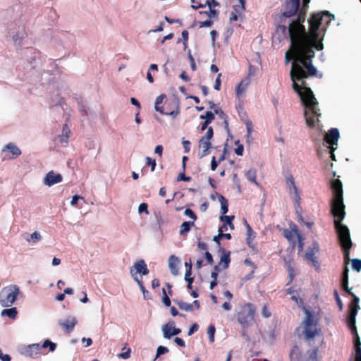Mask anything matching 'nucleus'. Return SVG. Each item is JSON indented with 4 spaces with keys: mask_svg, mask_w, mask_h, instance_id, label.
I'll return each mask as SVG.
<instances>
[{
    "mask_svg": "<svg viewBox=\"0 0 361 361\" xmlns=\"http://www.w3.org/2000/svg\"><path fill=\"white\" fill-rule=\"evenodd\" d=\"M245 176H246V178L255 183L256 185H258V183L257 182V180H256V171L255 170H253V169H250L249 171H247L245 173Z\"/></svg>",
    "mask_w": 361,
    "mask_h": 361,
    "instance_id": "obj_32",
    "label": "nucleus"
},
{
    "mask_svg": "<svg viewBox=\"0 0 361 361\" xmlns=\"http://www.w3.org/2000/svg\"><path fill=\"white\" fill-rule=\"evenodd\" d=\"M310 2V0H302V6L303 8L307 7L308 4ZM291 6V10L287 11L285 14L286 15H292L297 10L298 7V0H290L287 4V8Z\"/></svg>",
    "mask_w": 361,
    "mask_h": 361,
    "instance_id": "obj_17",
    "label": "nucleus"
},
{
    "mask_svg": "<svg viewBox=\"0 0 361 361\" xmlns=\"http://www.w3.org/2000/svg\"><path fill=\"white\" fill-rule=\"evenodd\" d=\"M205 258L208 264H211L213 262V257L210 252H205Z\"/></svg>",
    "mask_w": 361,
    "mask_h": 361,
    "instance_id": "obj_64",
    "label": "nucleus"
},
{
    "mask_svg": "<svg viewBox=\"0 0 361 361\" xmlns=\"http://www.w3.org/2000/svg\"><path fill=\"white\" fill-rule=\"evenodd\" d=\"M200 118L204 119L205 121L211 123L214 119V114L208 111L204 115H201Z\"/></svg>",
    "mask_w": 361,
    "mask_h": 361,
    "instance_id": "obj_35",
    "label": "nucleus"
},
{
    "mask_svg": "<svg viewBox=\"0 0 361 361\" xmlns=\"http://www.w3.org/2000/svg\"><path fill=\"white\" fill-rule=\"evenodd\" d=\"M221 74L219 73L218 75L217 78L215 80V84L214 85V88L216 90H220V87H221V79H220V77H221Z\"/></svg>",
    "mask_w": 361,
    "mask_h": 361,
    "instance_id": "obj_56",
    "label": "nucleus"
},
{
    "mask_svg": "<svg viewBox=\"0 0 361 361\" xmlns=\"http://www.w3.org/2000/svg\"><path fill=\"white\" fill-rule=\"evenodd\" d=\"M0 360L1 361H11V357L8 354H4L0 348Z\"/></svg>",
    "mask_w": 361,
    "mask_h": 361,
    "instance_id": "obj_47",
    "label": "nucleus"
},
{
    "mask_svg": "<svg viewBox=\"0 0 361 361\" xmlns=\"http://www.w3.org/2000/svg\"><path fill=\"white\" fill-rule=\"evenodd\" d=\"M205 6H207L209 8V10L208 11H200V14H205L209 18H212V16H216L217 15V11L215 9H213L212 6V4L210 2V0H207L205 4Z\"/></svg>",
    "mask_w": 361,
    "mask_h": 361,
    "instance_id": "obj_29",
    "label": "nucleus"
},
{
    "mask_svg": "<svg viewBox=\"0 0 361 361\" xmlns=\"http://www.w3.org/2000/svg\"><path fill=\"white\" fill-rule=\"evenodd\" d=\"M130 269H133V272L135 274H140L145 276L149 274V269L143 259H140L136 262Z\"/></svg>",
    "mask_w": 361,
    "mask_h": 361,
    "instance_id": "obj_14",
    "label": "nucleus"
},
{
    "mask_svg": "<svg viewBox=\"0 0 361 361\" xmlns=\"http://www.w3.org/2000/svg\"><path fill=\"white\" fill-rule=\"evenodd\" d=\"M163 114L164 115L171 116L173 118L176 117L179 114V110H178V104L176 105V110H173V111H171L170 112H165V114Z\"/></svg>",
    "mask_w": 361,
    "mask_h": 361,
    "instance_id": "obj_57",
    "label": "nucleus"
},
{
    "mask_svg": "<svg viewBox=\"0 0 361 361\" xmlns=\"http://www.w3.org/2000/svg\"><path fill=\"white\" fill-rule=\"evenodd\" d=\"M306 317L304 321V326L314 325V317L313 314L308 310H305Z\"/></svg>",
    "mask_w": 361,
    "mask_h": 361,
    "instance_id": "obj_30",
    "label": "nucleus"
},
{
    "mask_svg": "<svg viewBox=\"0 0 361 361\" xmlns=\"http://www.w3.org/2000/svg\"><path fill=\"white\" fill-rule=\"evenodd\" d=\"M180 263V259L175 255H171L169 258V267L171 273L176 276L178 274V265Z\"/></svg>",
    "mask_w": 361,
    "mask_h": 361,
    "instance_id": "obj_16",
    "label": "nucleus"
},
{
    "mask_svg": "<svg viewBox=\"0 0 361 361\" xmlns=\"http://www.w3.org/2000/svg\"><path fill=\"white\" fill-rule=\"evenodd\" d=\"M130 352H131L130 348H128L126 352L118 354V357L119 358L124 359V360L128 359L130 356Z\"/></svg>",
    "mask_w": 361,
    "mask_h": 361,
    "instance_id": "obj_46",
    "label": "nucleus"
},
{
    "mask_svg": "<svg viewBox=\"0 0 361 361\" xmlns=\"http://www.w3.org/2000/svg\"><path fill=\"white\" fill-rule=\"evenodd\" d=\"M20 294V288L16 284L4 287L0 290V305L4 307H11Z\"/></svg>",
    "mask_w": 361,
    "mask_h": 361,
    "instance_id": "obj_4",
    "label": "nucleus"
},
{
    "mask_svg": "<svg viewBox=\"0 0 361 361\" xmlns=\"http://www.w3.org/2000/svg\"><path fill=\"white\" fill-rule=\"evenodd\" d=\"M350 295L353 297V301L351 302L349 314L346 319L347 324L350 329L352 333L356 332L357 328L355 326L356 315L358 310H360L359 306V298L355 295L353 293H350Z\"/></svg>",
    "mask_w": 361,
    "mask_h": 361,
    "instance_id": "obj_6",
    "label": "nucleus"
},
{
    "mask_svg": "<svg viewBox=\"0 0 361 361\" xmlns=\"http://www.w3.org/2000/svg\"><path fill=\"white\" fill-rule=\"evenodd\" d=\"M63 180L62 176L59 173H55L53 171H51L47 173L44 178V183L51 187L55 184L61 183Z\"/></svg>",
    "mask_w": 361,
    "mask_h": 361,
    "instance_id": "obj_12",
    "label": "nucleus"
},
{
    "mask_svg": "<svg viewBox=\"0 0 361 361\" xmlns=\"http://www.w3.org/2000/svg\"><path fill=\"white\" fill-rule=\"evenodd\" d=\"M41 345V348H49L50 352H54L56 348V343L51 341L49 339H46Z\"/></svg>",
    "mask_w": 361,
    "mask_h": 361,
    "instance_id": "obj_33",
    "label": "nucleus"
},
{
    "mask_svg": "<svg viewBox=\"0 0 361 361\" xmlns=\"http://www.w3.org/2000/svg\"><path fill=\"white\" fill-rule=\"evenodd\" d=\"M58 323L64 331L70 333L77 324V319L75 317L69 315L63 319H60Z\"/></svg>",
    "mask_w": 361,
    "mask_h": 361,
    "instance_id": "obj_11",
    "label": "nucleus"
},
{
    "mask_svg": "<svg viewBox=\"0 0 361 361\" xmlns=\"http://www.w3.org/2000/svg\"><path fill=\"white\" fill-rule=\"evenodd\" d=\"M199 147L200 151L198 153V157L201 159L210 153L209 149L212 147V144L209 140L201 138L199 141Z\"/></svg>",
    "mask_w": 361,
    "mask_h": 361,
    "instance_id": "obj_15",
    "label": "nucleus"
},
{
    "mask_svg": "<svg viewBox=\"0 0 361 361\" xmlns=\"http://www.w3.org/2000/svg\"><path fill=\"white\" fill-rule=\"evenodd\" d=\"M239 2L240 5L235 6L233 8L235 12L240 13L245 10V1L239 0Z\"/></svg>",
    "mask_w": 361,
    "mask_h": 361,
    "instance_id": "obj_40",
    "label": "nucleus"
},
{
    "mask_svg": "<svg viewBox=\"0 0 361 361\" xmlns=\"http://www.w3.org/2000/svg\"><path fill=\"white\" fill-rule=\"evenodd\" d=\"M255 308L251 303H245L240 306L237 312V320L243 328L250 326L255 322Z\"/></svg>",
    "mask_w": 361,
    "mask_h": 361,
    "instance_id": "obj_3",
    "label": "nucleus"
},
{
    "mask_svg": "<svg viewBox=\"0 0 361 361\" xmlns=\"http://www.w3.org/2000/svg\"><path fill=\"white\" fill-rule=\"evenodd\" d=\"M1 151L2 152L9 151L12 154L13 158L17 157L21 154V150L20 149V148L12 142H9L8 144L6 145L2 148Z\"/></svg>",
    "mask_w": 361,
    "mask_h": 361,
    "instance_id": "obj_19",
    "label": "nucleus"
},
{
    "mask_svg": "<svg viewBox=\"0 0 361 361\" xmlns=\"http://www.w3.org/2000/svg\"><path fill=\"white\" fill-rule=\"evenodd\" d=\"M354 335V345L357 353L355 361H361V341L357 331L352 333Z\"/></svg>",
    "mask_w": 361,
    "mask_h": 361,
    "instance_id": "obj_21",
    "label": "nucleus"
},
{
    "mask_svg": "<svg viewBox=\"0 0 361 361\" xmlns=\"http://www.w3.org/2000/svg\"><path fill=\"white\" fill-rule=\"evenodd\" d=\"M148 205L147 203H141L138 207V212L139 214H141L142 212H145V214H149L148 212Z\"/></svg>",
    "mask_w": 361,
    "mask_h": 361,
    "instance_id": "obj_43",
    "label": "nucleus"
},
{
    "mask_svg": "<svg viewBox=\"0 0 361 361\" xmlns=\"http://www.w3.org/2000/svg\"><path fill=\"white\" fill-rule=\"evenodd\" d=\"M17 314V309L16 307H11L9 309H4L1 312V316L8 317L11 319H14L16 318Z\"/></svg>",
    "mask_w": 361,
    "mask_h": 361,
    "instance_id": "obj_27",
    "label": "nucleus"
},
{
    "mask_svg": "<svg viewBox=\"0 0 361 361\" xmlns=\"http://www.w3.org/2000/svg\"><path fill=\"white\" fill-rule=\"evenodd\" d=\"M303 333L305 338L307 340L314 338L317 334L316 324L311 326H304Z\"/></svg>",
    "mask_w": 361,
    "mask_h": 361,
    "instance_id": "obj_20",
    "label": "nucleus"
},
{
    "mask_svg": "<svg viewBox=\"0 0 361 361\" xmlns=\"http://www.w3.org/2000/svg\"><path fill=\"white\" fill-rule=\"evenodd\" d=\"M140 288L141 291L143 293V296H144L145 299L150 298L149 296V291L145 289V286H143L142 283L140 284Z\"/></svg>",
    "mask_w": 361,
    "mask_h": 361,
    "instance_id": "obj_55",
    "label": "nucleus"
},
{
    "mask_svg": "<svg viewBox=\"0 0 361 361\" xmlns=\"http://www.w3.org/2000/svg\"><path fill=\"white\" fill-rule=\"evenodd\" d=\"M174 342L179 346L180 347H185V341L179 338V337H176L175 339H174Z\"/></svg>",
    "mask_w": 361,
    "mask_h": 361,
    "instance_id": "obj_61",
    "label": "nucleus"
},
{
    "mask_svg": "<svg viewBox=\"0 0 361 361\" xmlns=\"http://www.w3.org/2000/svg\"><path fill=\"white\" fill-rule=\"evenodd\" d=\"M169 352V349L163 345H159L157 349V354L154 359V361H155L159 356L161 355H164Z\"/></svg>",
    "mask_w": 361,
    "mask_h": 361,
    "instance_id": "obj_37",
    "label": "nucleus"
},
{
    "mask_svg": "<svg viewBox=\"0 0 361 361\" xmlns=\"http://www.w3.org/2000/svg\"><path fill=\"white\" fill-rule=\"evenodd\" d=\"M352 267L354 270L357 271H361V259H353L352 260Z\"/></svg>",
    "mask_w": 361,
    "mask_h": 361,
    "instance_id": "obj_38",
    "label": "nucleus"
},
{
    "mask_svg": "<svg viewBox=\"0 0 361 361\" xmlns=\"http://www.w3.org/2000/svg\"><path fill=\"white\" fill-rule=\"evenodd\" d=\"M8 30L14 44L20 46L23 40L27 36L24 23L16 20L11 24Z\"/></svg>",
    "mask_w": 361,
    "mask_h": 361,
    "instance_id": "obj_5",
    "label": "nucleus"
},
{
    "mask_svg": "<svg viewBox=\"0 0 361 361\" xmlns=\"http://www.w3.org/2000/svg\"><path fill=\"white\" fill-rule=\"evenodd\" d=\"M216 329L214 325H210L207 329V334L209 336V340L211 343L214 341V334Z\"/></svg>",
    "mask_w": 361,
    "mask_h": 361,
    "instance_id": "obj_36",
    "label": "nucleus"
},
{
    "mask_svg": "<svg viewBox=\"0 0 361 361\" xmlns=\"http://www.w3.org/2000/svg\"><path fill=\"white\" fill-rule=\"evenodd\" d=\"M223 238L222 228H219V233L214 237L213 240L220 245V240Z\"/></svg>",
    "mask_w": 361,
    "mask_h": 361,
    "instance_id": "obj_45",
    "label": "nucleus"
},
{
    "mask_svg": "<svg viewBox=\"0 0 361 361\" xmlns=\"http://www.w3.org/2000/svg\"><path fill=\"white\" fill-rule=\"evenodd\" d=\"M191 270H192V264H190L189 269H187L185 274V280L186 281H190V279H193L192 277H191Z\"/></svg>",
    "mask_w": 361,
    "mask_h": 361,
    "instance_id": "obj_52",
    "label": "nucleus"
},
{
    "mask_svg": "<svg viewBox=\"0 0 361 361\" xmlns=\"http://www.w3.org/2000/svg\"><path fill=\"white\" fill-rule=\"evenodd\" d=\"M348 285V268L347 266H345L343 275H342V280H341V286L343 288H347Z\"/></svg>",
    "mask_w": 361,
    "mask_h": 361,
    "instance_id": "obj_34",
    "label": "nucleus"
},
{
    "mask_svg": "<svg viewBox=\"0 0 361 361\" xmlns=\"http://www.w3.org/2000/svg\"><path fill=\"white\" fill-rule=\"evenodd\" d=\"M190 180V177L186 176L184 173H180L177 178L178 181H189Z\"/></svg>",
    "mask_w": 361,
    "mask_h": 361,
    "instance_id": "obj_51",
    "label": "nucleus"
},
{
    "mask_svg": "<svg viewBox=\"0 0 361 361\" xmlns=\"http://www.w3.org/2000/svg\"><path fill=\"white\" fill-rule=\"evenodd\" d=\"M219 201L221 204V212L223 215L226 214L228 211V204L227 200L221 195H218Z\"/></svg>",
    "mask_w": 361,
    "mask_h": 361,
    "instance_id": "obj_28",
    "label": "nucleus"
},
{
    "mask_svg": "<svg viewBox=\"0 0 361 361\" xmlns=\"http://www.w3.org/2000/svg\"><path fill=\"white\" fill-rule=\"evenodd\" d=\"M244 147L243 145H238L235 149V153L238 156H242L243 154Z\"/></svg>",
    "mask_w": 361,
    "mask_h": 361,
    "instance_id": "obj_59",
    "label": "nucleus"
},
{
    "mask_svg": "<svg viewBox=\"0 0 361 361\" xmlns=\"http://www.w3.org/2000/svg\"><path fill=\"white\" fill-rule=\"evenodd\" d=\"M162 302L166 307H169L171 305V300L168 295L163 296Z\"/></svg>",
    "mask_w": 361,
    "mask_h": 361,
    "instance_id": "obj_63",
    "label": "nucleus"
},
{
    "mask_svg": "<svg viewBox=\"0 0 361 361\" xmlns=\"http://www.w3.org/2000/svg\"><path fill=\"white\" fill-rule=\"evenodd\" d=\"M340 137V133L337 128H331L329 130V132L324 136V145L329 149H331V158L333 160H336L335 154H334V151L337 149L338 147V141Z\"/></svg>",
    "mask_w": 361,
    "mask_h": 361,
    "instance_id": "obj_7",
    "label": "nucleus"
},
{
    "mask_svg": "<svg viewBox=\"0 0 361 361\" xmlns=\"http://www.w3.org/2000/svg\"><path fill=\"white\" fill-rule=\"evenodd\" d=\"M213 135H214L213 128L212 127H209L207 128V131L205 136H203L202 138L210 141V140L213 137Z\"/></svg>",
    "mask_w": 361,
    "mask_h": 361,
    "instance_id": "obj_44",
    "label": "nucleus"
},
{
    "mask_svg": "<svg viewBox=\"0 0 361 361\" xmlns=\"http://www.w3.org/2000/svg\"><path fill=\"white\" fill-rule=\"evenodd\" d=\"M182 144L184 148V152L188 153L190 150V142L188 140H183Z\"/></svg>",
    "mask_w": 361,
    "mask_h": 361,
    "instance_id": "obj_50",
    "label": "nucleus"
},
{
    "mask_svg": "<svg viewBox=\"0 0 361 361\" xmlns=\"http://www.w3.org/2000/svg\"><path fill=\"white\" fill-rule=\"evenodd\" d=\"M130 102L133 105L135 106L138 109H140L141 105L139 101L135 97L130 98Z\"/></svg>",
    "mask_w": 361,
    "mask_h": 361,
    "instance_id": "obj_62",
    "label": "nucleus"
},
{
    "mask_svg": "<svg viewBox=\"0 0 361 361\" xmlns=\"http://www.w3.org/2000/svg\"><path fill=\"white\" fill-rule=\"evenodd\" d=\"M290 0H287L285 5V11L279 17L280 23L276 28V34L279 40L281 39H289L290 42V49L285 54V62L288 63L292 61L291 69L290 71V79L293 82L292 87L300 99L302 104L305 106L304 116L306 124L310 127H314L315 121L314 118L307 116L309 109L315 116H320L318 102L310 87L307 86L304 79L317 75V70L312 64V59L314 57V49L322 50L323 43L319 41V29L323 21L329 24L331 20H334V16L329 11H322L314 13L307 20L310 25V32H307L303 25L305 19V13H300L297 19L288 21L287 27L286 19L289 18L298 11V7L292 15L285 13L291 10V6L287 8V4Z\"/></svg>",
    "mask_w": 361,
    "mask_h": 361,
    "instance_id": "obj_1",
    "label": "nucleus"
},
{
    "mask_svg": "<svg viewBox=\"0 0 361 361\" xmlns=\"http://www.w3.org/2000/svg\"><path fill=\"white\" fill-rule=\"evenodd\" d=\"M331 188L334 192V197L331 200V213L335 218L334 226L340 245L343 251L344 259L348 263L350 260V250L352 247L353 243L349 228L341 223L345 216L341 181L339 179L333 180L331 181Z\"/></svg>",
    "mask_w": 361,
    "mask_h": 361,
    "instance_id": "obj_2",
    "label": "nucleus"
},
{
    "mask_svg": "<svg viewBox=\"0 0 361 361\" xmlns=\"http://www.w3.org/2000/svg\"><path fill=\"white\" fill-rule=\"evenodd\" d=\"M188 59L190 60L191 69L193 71H196L197 66H196V64H195V59L192 57V56L191 55L190 52H189V54H188Z\"/></svg>",
    "mask_w": 361,
    "mask_h": 361,
    "instance_id": "obj_48",
    "label": "nucleus"
},
{
    "mask_svg": "<svg viewBox=\"0 0 361 361\" xmlns=\"http://www.w3.org/2000/svg\"><path fill=\"white\" fill-rule=\"evenodd\" d=\"M319 246L317 243H314L312 244V247H309L307 249L306 253H305V259L307 260H310L312 262V265L316 268L318 269L319 267V263L317 260L316 257L314 256L316 253L319 252Z\"/></svg>",
    "mask_w": 361,
    "mask_h": 361,
    "instance_id": "obj_10",
    "label": "nucleus"
},
{
    "mask_svg": "<svg viewBox=\"0 0 361 361\" xmlns=\"http://www.w3.org/2000/svg\"><path fill=\"white\" fill-rule=\"evenodd\" d=\"M146 161H147V165L151 167V171H154L155 170V167H156V161L155 159H153L150 157H147L146 158Z\"/></svg>",
    "mask_w": 361,
    "mask_h": 361,
    "instance_id": "obj_42",
    "label": "nucleus"
},
{
    "mask_svg": "<svg viewBox=\"0 0 361 361\" xmlns=\"http://www.w3.org/2000/svg\"><path fill=\"white\" fill-rule=\"evenodd\" d=\"M69 133L70 130L68 129L67 125H64L62 130V135L59 137V142L61 143V145L66 146L68 144Z\"/></svg>",
    "mask_w": 361,
    "mask_h": 361,
    "instance_id": "obj_26",
    "label": "nucleus"
},
{
    "mask_svg": "<svg viewBox=\"0 0 361 361\" xmlns=\"http://www.w3.org/2000/svg\"><path fill=\"white\" fill-rule=\"evenodd\" d=\"M23 237L27 242L32 241L34 243L42 240V235L38 231H35L31 234L25 233L23 234Z\"/></svg>",
    "mask_w": 361,
    "mask_h": 361,
    "instance_id": "obj_22",
    "label": "nucleus"
},
{
    "mask_svg": "<svg viewBox=\"0 0 361 361\" xmlns=\"http://www.w3.org/2000/svg\"><path fill=\"white\" fill-rule=\"evenodd\" d=\"M233 219H234V216L223 215L220 217L221 221H223L224 223V224H227V225L231 224Z\"/></svg>",
    "mask_w": 361,
    "mask_h": 361,
    "instance_id": "obj_41",
    "label": "nucleus"
},
{
    "mask_svg": "<svg viewBox=\"0 0 361 361\" xmlns=\"http://www.w3.org/2000/svg\"><path fill=\"white\" fill-rule=\"evenodd\" d=\"M166 97V95L164 94H162L158 96L155 101L154 109L157 111H158L161 114H165V111H164V108L162 106H161V104L163 103V102Z\"/></svg>",
    "mask_w": 361,
    "mask_h": 361,
    "instance_id": "obj_25",
    "label": "nucleus"
},
{
    "mask_svg": "<svg viewBox=\"0 0 361 361\" xmlns=\"http://www.w3.org/2000/svg\"><path fill=\"white\" fill-rule=\"evenodd\" d=\"M184 214H185L186 216H188V217L190 218L191 219H192V221H194V222H195V221L197 219V216H196V214L194 213V212H193L192 209H189V208H187V209L185 210V212H184Z\"/></svg>",
    "mask_w": 361,
    "mask_h": 361,
    "instance_id": "obj_39",
    "label": "nucleus"
},
{
    "mask_svg": "<svg viewBox=\"0 0 361 361\" xmlns=\"http://www.w3.org/2000/svg\"><path fill=\"white\" fill-rule=\"evenodd\" d=\"M82 199H83V197L80 195H73L72 197V200L71 201V205L75 206L78 203V201L79 200H82Z\"/></svg>",
    "mask_w": 361,
    "mask_h": 361,
    "instance_id": "obj_54",
    "label": "nucleus"
},
{
    "mask_svg": "<svg viewBox=\"0 0 361 361\" xmlns=\"http://www.w3.org/2000/svg\"><path fill=\"white\" fill-rule=\"evenodd\" d=\"M194 225V221H184L182 223L179 231L180 235L182 236L186 235Z\"/></svg>",
    "mask_w": 361,
    "mask_h": 361,
    "instance_id": "obj_23",
    "label": "nucleus"
},
{
    "mask_svg": "<svg viewBox=\"0 0 361 361\" xmlns=\"http://www.w3.org/2000/svg\"><path fill=\"white\" fill-rule=\"evenodd\" d=\"M198 327H199V326L197 324H196V323L193 324L189 329L188 335V336L192 335L195 331H197L198 330Z\"/></svg>",
    "mask_w": 361,
    "mask_h": 361,
    "instance_id": "obj_49",
    "label": "nucleus"
},
{
    "mask_svg": "<svg viewBox=\"0 0 361 361\" xmlns=\"http://www.w3.org/2000/svg\"><path fill=\"white\" fill-rule=\"evenodd\" d=\"M41 345L39 343H33L25 346L22 354L26 357H35L39 353Z\"/></svg>",
    "mask_w": 361,
    "mask_h": 361,
    "instance_id": "obj_13",
    "label": "nucleus"
},
{
    "mask_svg": "<svg viewBox=\"0 0 361 361\" xmlns=\"http://www.w3.org/2000/svg\"><path fill=\"white\" fill-rule=\"evenodd\" d=\"M262 314L265 318H268L271 316V313L268 310L267 307L266 305H264L262 307Z\"/></svg>",
    "mask_w": 361,
    "mask_h": 361,
    "instance_id": "obj_60",
    "label": "nucleus"
},
{
    "mask_svg": "<svg viewBox=\"0 0 361 361\" xmlns=\"http://www.w3.org/2000/svg\"><path fill=\"white\" fill-rule=\"evenodd\" d=\"M224 252V254L221 255V259H220V262H219V264H222V269H226L229 266V263L231 262V258H230V252H225L224 250H223Z\"/></svg>",
    "mask_w": 361,
    "mask_h": 361,
    "instance_id": "obj_24",
    "label": "nucleus"
},
{
    "mask_svg": "<svg viewBox=\"0 0 361 361\" xmlns=\"http://www.w3.org/2000/svg\"><path fill=\"white\" fill-rule=\"evenodd\" d=\"M220 162L216 161L215 157H212L211 161V170L215 171Z\"/></svg>",
    "mask_w": 361,
    "mask_h": 361,
    "instance_id": "obj_58",
    "label": "nucleus"
},
{
    "mask_svg": "<svg viewBox=\"0 0 361 361\" xmlns=\"http://www.w3.org/2000/svg\"><path fill=\"white\" fill-rule=\"evenodd\" d=\"M213 24V22L211 20H206L204 21H202L200 23V27H211Z\"/></svg>",
    "mask_w": 361,
    "mask_h": 361,
    "instance_id": "obj_53",
    "label": "nucleus"
},
{
    "mask_svg": "<svg viewBox=\"0 0 361 361\" xmlns=\"http://www.w3.org/2000/svg\"><path fill=\"white\" fill-rule=\"evenodd\" d=\"M178 307L186 312H192L193 310V305L190 303H187L183 301H175Z\"/></svg>",
    "mask_w": 361,
    "mask_h": 361,
    "instance_id": "obj_31",
    "label": "nucleus"
},
{
    "mask_svg": "<svg viewBox=\"0 0 361 361\" xmlns=\"http://www.w3.org/2000/svg\"><path fill=\"white\" fill-rule=\"evenodd\" d=\"M286 183L288 192L295 204H298L300 201V193L295 185L294 178L292 175H289L286 178Z\"/></svg>",
    "mask_w": 361,
    "mask_h": 361,
    "instance_id": "obj_8",
    "label": "nucleus"
},
{
    "mask_svg": "<svg viewBox=\"0 0 361 361\" xmlns=\"http://www.w3.org/2000/svg\"><path fill=\"white\" fill-rule=\"evenodd\" d=\"M250 83V76H247L236 87V94L238 97H240L243 94V93L246 91L247 87Z\"/></svg>",
    "mask_w": 361,
    "mask_h": 361,
    "instance_id": "obj_18",
    "label": "nucleus"
},
{
    "mask_svg": "<svg viewBox=\"0 0 361 361\" xmlns=\"http://www.w3.org/2000/svg\"><path fill=\"white\" fill-rule=\"evenodd\" d=\"M163 336L164 338L170 339L172 336L178 335L181 332V329L175 326L174 322H169L162 326Z\"/></svg>",
    "mask_w": 361,
    "mask_h": 361,
    "instance_id": "obj_9",
    "label": "nucleus"
}]
</instances>
